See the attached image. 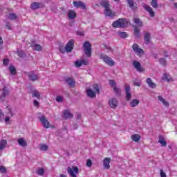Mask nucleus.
Returning a JSON list of instances; mask_svg holds the SVG:
<instances>
[{
  "mask_svg": "<svg viewBox=\"0 0 177 177\" xmlns=\"http://www.w3.org/2000/svg\"><path fill=\"white\" fill-rule=\"evenodd\" d=\"M160 64H162V66H166L167 65V60L164 58H160L159 59Z\"/></svg>",
  "mask_w": 177,
  "mask_h": 177,
  "instance_id": "43",
  "label": "nucleus"
},
{
  "mask_svg": "<svg viewBox=\"0 0 177 177\" xmlns=\"http://www.w3.org/2000/svg\"><path fill=\"white\" fill-rule=\"evenodd\" d=\"M73 3L75 8H81L83 10H85V9H86V5H85V3L81 1H74Z\"/></svg>",
  "mask_w": 177,
  "mask_h": 177,
  "instance_id": "11",
  "label": "nucleus"
},
{
  "mask_svg": "<svg viewBox=\"0 0 177 177\" xmlns=\"http://www.w3.org/2000/svg\"><path fill=\"white\" fill-rule=\"evenodd\" d=\"M151 5L154 9H157L158 8V3L157 2V0H151Z\"/></svg>",
  "mask_w": 177,
  "mask_h": 177,
  "instance_id": "38",
  "label": "nucleus"
},
{
  "mask_svg": "<svg viewBox=\"0 0 177 177\" xmlns=\"http://www.w3.org/2000/svg\"><path fill=\"white\" fill-rule=\"evenodd\" d=\"M19 57H26V53L21 50L17 51Z\"/></svg>",
  "mask_w": 177,
  "mask_h": 177,
  "instance_id": "44",
  "label": "nucleus"
},
{
  "mask_svg": "<svg viewBox=\"0 0 177 177\" xmlns=\"http://www.w3.org/2000/svg\"><path fill=\"white\" fill-rule=\"evenodd\" d=\"M129 19L126 18H120L113 21V23H129Z\"/></svg>",
  "mask_w": 177,
  "mask_h": 177,
  "instance_id": "33",
  "label": "nucleus"
},
{
  "mask_svg": "<svg viewBox=\"0 0 177 177\" xmlns=\"http://www.w3.org/2000/svg\"><path fill=\"white\" fill-rule=\"evenodd\" d=\"M132 48L133 52H135L138 56H142V55H145V51H143V49L140 48L138 44H134Z\"/></svg>",
  "mask_w": 177,
  "mask_h": 177,
  "instance_id": "8",
  "label": "nucleus"
},
{
  "mask_svg": "<svg viewBox=\"0 0 177 177\" xmlns=\"http://www.w3.org/2000/svg\"><path fill=\"white\" fill-rule=\"evenodd\" d=\"M118 35H119V37H120V38H127L128 37V34H127V32H119Z\"/></svg>",
  "mask_w": 177,
  "mask_h": 177,
  "instance_id": "39",
  "label": "nucleus"
},
{
  "mask_svg": "<svg viewBox=\"0 0 177 177\" xmlns=\"http://www.w3.org/2000/svg\"><path fill=\"white\" fill-rule=\"evenodd\" d=\"M73 115L69 110H65L63 113V118L68 120V118H73Z\"/></svg>",
  "mask_w": 177,
  "mask_h": 177,
  "instance_id": "22",
  "label": "nucleus"
},
{
  "mask_svg": "<svg viewBox=\"0 0 177 177\" xmlns=\"http://www.w3.org/2000/svg\"><path fill=\"white\" fill-rule=\"evenodd\" d=\"M59 52H62V53H63V51L62 50V47H59Z\"/></svg>",
  "mask_w": 177,
  "mask_h": 177,
  "instance_id": "64",
  "label": "nucleus"
},
{
  "mask_svg": "<svg viewBox=\"0 0 177 177\" xmlns=\"http://www.w3.org/2000/svg\"><path fill=\"white\" fill-rule=\"evenodd\" d=\"M158 100H159V102H161V103H162V104H163L164 106H169V104L168 103V102H167V101L165 100V99H164V98L162 97V96H161V95H158Z\"/></svg>",
  "mask_w": 177,
  "mask_h": 177,
  "instance_id": "30",
  "label": "nucleus"
},
{
  "mask_svg": "<svg viewBox=\"0 0 177 177\" xmlns=\"http://www.w3.org/2000/svg\"><path fill=\"white\" fill-rule=\"evenodd\" d=\"M36 174L37 175H39L40 176H42V175L45 174V170L44 169V168H39L37 169Z\"/></svg>",
  "mask_w": 177,
  "mask_h": 177,
  "instance_id": "36",
  "label": "nucleus"
},
{
  "mask_svg": "<svg viewBox=\"0 0 177 177\" xmlns=\"http://www.w3.org/2000/svg\"><path fill=\"white\" fill-rule=\"evenodd\" d=\"M68 17L71 20H73L77 17V13H75V11L74 10H70L68 12Z\"/></svg>",
  "mask_w": 177,
  "mask_h": 177,
  "instance_id": "23",
  "label": "nucleus"
},
{
  "mask_svg": "<svg viewBox=\"0 0 177 177\" xmlns=\"http://www.w3.org/2000/svg\"><path fill=\"white\" fill-rule=\"evenodd\" d=\"M129 24L128 23H113L112 24V27H114V28H126V27H128Z\"/></svg>",
  "mask_w": 177,
  "mask_h": 177,
  "instance_id": "16",
  "label": "nucleus"
},
{
  "mask_svg": "<svg viewBox=\"0 0 177 177\" xmlns=\"http://www.w3.org/2000/svg\"><path fill=\"white\" fill-rule=\"evenodd\" d=\"M101 5L103 8H104V13L105 16L108 17H114L115 14L113 12V10L110 9V3L107 0H104L101 2Z\"/></svg>",
  "mask_w": 177,
  "mask_h": 177,
  "instance_id": "1",
  "label": "nucleus"
},
{
  "mask_svg": "<svg viewBox=\"0 0 177 177\" xmlns=\"http://www.w3.org/2000/svg\"><path fill=\"white\" fill-rule=\"evenodd\" d=\"M110 161H111V158H105L103 161V165L105 169H110Z\"/></svg>",
  "mask_w": 177,
  "mask_h": 177,
  "instance_id": "20",
  "label": "nucleus"
},
{
  "mask_svg": "<svg viewBox=\"0 0 177 177\" xmlns=\"http://www.w3.org/2000/svg\"><path fill=\"white\" fill-rule=\"evenodd\" d=\"M131 140L133 142H138L139 140H140V136H139L138 134H133L131 136Z\"/></svg>",
  "mask_w": 177,
  "mask_h": 177,
  "instance_id": "34",
  "label": "nucleus"
},
{
  "mask_svg": "<svg viewBox=\"0 0 177 177\" xmlns=\"http://www.w3.org/2000/svg\"><path fill=\"white\" fill-rule=\"evenodd\" d=\"M28 77L30 81H37V80H38V75L34 73V72L29 73Z\"/></svg>",
  "mask_w": 177,
  "mask_h": 177,
  "instance_id": "29",
  "label": "nucleus"
},
{
  "mask_svg": "<svg viewBox=\"0 0 177 177\" xmlns=\"http://www.w3.org/2000/svg\"><path fill=\"white\" fill-rule=\"evenodd\" d=\"M174 8H176V9H177V3H174Z\"/></svg>",
  "mask_w": 177,
  "mask_h": 177,
  "instance_id": "61",
  "label": "nucleus"
},
{
  "mask_svg": "<svg viewBox=\"0 0 177 177\" xmlns=\"http://www.w3.org/2000/svg\"><path fill=\"white\" fill-rule=\"evenodd\" d=\"M109 104L111 109H116L118 106V100H117V98H111L109 100Z\"/></svg>",
  "mask_w": 177,
  "mask_h": 177,
  "instance_id": "10",
  "label": "nucleus"
},
{
  "mask_svg": "<svg viewBox=\"0 0 177 177\" xmlns=\"http://www.w3.org/2000/svg\"><path fill=\"white\" fill-rule=\"evenodd\" d=\"M80 61L82 62V65H84V66H86L89 63V60H88V59H82Z\"/></svg>",
  "mask_w": 177,
  "mask_h": 177,
  "instance_id": "46",
  "label": "nucleus"
},
{
  "mask_svg": "<svg viewBox=\"0 0 177 177\" xmlns=\"http://www.w3.org/2000/svg\"><path fill=\"white\" fill-rule=\"evenodd\" d=\"M32 97H36V99H41V93H39L38 91L34 90L32 91Z\"/></svg>",
  "mask_w": 177,
  "mask_h": 177,
  "instance_id": "31",
  "label": "nucleus"
},
{
  "mask_svg": "<svg viewBox=\"0 0 177 177\" xmlns=\"http://www.w3.org/2000/svg\"><path fill=\"white\" fill-rule=\"evenodd\" d=\"M30 8L33 10H37V9H41V8H44V4H42L41 3L34 2L32 3Z\"/></svg>",
  "mask_w": 177,
  "mask_h": 177,
  "instance_id": "17",
  "label": "nucleus"
},
{
  "mask_svg": "<svg viewBox=\"0 0 177 177\" xmlns=\"http://www.w3.org/2000/svg\"><path fill=\"white\" fill-rule=\"evenodd\" d=\"M8 17L10 19V20H15V19H17V15H16V14L11 13L8 15Z\"/></svg>",
  "mask_w": 177,
  "mask_h": 177,
  "instance_id": "41",
  "label": "nucleus"
},
{
  "mask_svg": "<svg viewBox=\"0 0 177 177\" xmlns=\"http://www.w3.org/2000/svg\"><path fill=\"white\" fill-rule=\"evenodd\" d=\"M158 142L159 143H160L162 147H165V146H167V142L165 141V139L164 138V137H162V136H159Z\"/></svg>",
  "mask_w": 177,
  "mask_h": 177,
  "instance_id": "32",
  "label": "nucleus"
},
{
  "mask_svg": "<svg viewBox=\"0 0 177 177\" xmlns=\"http://www.w3.org/2000/svg\"><path fill=\"white\" fill-rule=\"evenodd\" d=\"M109 85L111 86V88H115V86H117L114 80H109Z\"/></svg>",
  "mask_w": 177,
  "mask_h": 177,
  "instance_id": "45",
  "label": "nucleus"
},
{
  "mask_svg": "<svg viewBox=\"0 0 177 177\" xmlns=\"http://www.w3.org/2000/svg\"><path fill=\"white\" fill-rule=\"evenodd\" d=\"M160 177H167V174L165 172H164V170L160 169Z\"/></svg>",
  "mask_w": 177,
  "mask_h": 177,
  "instance_id": "51",
  "label": "nucleus"
},
{
  "mask_svg": "<svg viewBox=\"0 0 177 177\" xmlns=\"http://www.w3.org/2000/svg\"><path fill=\"white\" fill-rule=\"evenodd\" d=\"M91 88H88L86 89V95L91 99H93L96 97V93H100V88L97 84H93Z\"/></svg>",
  "mask_w": 177,
  "mask_h": 177,
  "instance_id": "2",
  "label": "nucleus"
},
{
  "mask_svg": "<svg viewBox=\"0 0 177 177\" xmlns=\"http://www.w3.org/2000/svg\"><path fill=\"white\" fill-rule=\"evenodd\" d=\"M140 81L135 80L133 82V85H135V86H140Z\"/></svg>",
  "mask_w": 177,
  "mask_h": 177,
  "instance_id": "50",
  "label": "nucleus"
},
{
  "mask_svg": "<svg viewBox=\"0 0 177 177\" xmlns=\"http://www.w3.org/2000/svg\"><path fill=\"white\" fill-rule=\"evenodd\" d=\"M124 89L126 93V99L127 101H129L131 99H132V94H131V86L129 85H125Z\"/></svg>",
  "mask_w": 177,
  "mask_h": 177,
  "instance_id": "13",
  "label": "nucleus"
},
{
  "mask_svg": "<svg viewBox=\"0 0 177 177\" xmlns=\"http://www.w3.org/2000/svg\"><path fill=\"white\" fill-rule=\"evenodd\" d=\"M73 46H74V40L71 39L68 41V42L66 44L65 46L66 52H68V53L71 52V50H73Z\"/></svg>",
  "mask_w": 177,
  "mask_h": 177,
  "instance_id": "14",
  "label": "nucleus"
},
{
  "mask_svg": "<svg viewBox=\"0 0 177 177\" xmlns=\"http://www.w3.org/2000/svg\"><path fill=\"white\" fill-rule=\"evenodd\" d=\"M146 82L148 84V86H149V88H152V89H154V88L157 86L156 83L153 82V80H151V78L150 77L147 78Z\"/></svg>",
  "mask_w": 177,
  "mask_h": 177,
  "instance_id": "25",
  "label": "nucleus"
},
{
  "mask_svg": "<svg viewBox=\"0 0 177 177\" xmlns=\"http://www.w3.org/2000/svg\"><path fill=\"white\" fill-rule=\"evenodd\" d=\"M9 71L11 74L14 75L15 74H16V68H15V66H11L9 67Z\"/></svg>",
  "mask_w": 177,
  "mask_h": 177,
  "instance_id": "42",
  "label": "nucleus"
},
{
  "mask_svg": "<svg viewBox=\"0 0 177 177\" xmlns=\"http://www.w3.org/2000/svg\"><path fill=\"white\" fill-rule=\"evenodd\" d=\"M100 59L101 60H103L104 62L106 63L108 66H110V67H113V66H115V62L111 57L104 55V54H101L100 56Z\"/></svg>",
  "mask_w": 177,
  "mask_h": 177,
  "instance_id": "3",
  "label": "nucleus"
},
{
  "mask_svg": "<svg viewBox=\"0 0 177 177\" xmlns=\"http://www.w3.org/2000/svg\"><path fill=\"white\" fill-rule=\"evenodd\" d=\"M3 44V40L2 39V37L0 36V50L2 49V45Z\"/></svg>",
  "mask_w": 177,
  "mask_h": 177,
  "instance_id": "56",
  "label": "nucleus"
},
{
  "mask_svg": "<svg viewBox=\"0 0 177 177\" xmlns=\"http://www.w3.org/2000/svg\"><path fill=\"white\" fill-rule=\"evenodd\" d=\"M3 66H8L9 64V59H3Z\"/></svg>",
  "mask_w": 177,
  "mask_h": 177,
  "instance_id": "53",
  "label": "nucleus"
},
{
  "mask_svg": "<svg viewBox=\"0 0 177 177\" xmlns=\"http://www.w3.org/2000/svg\"><path fill=\"white\" fill-rule=\"evenodd\" d=\"M66 82H67L68 85L71 86V88H74V86L75 85V82L74 81V79L72 77H66L65 79Z\"/></svg>",
  "mask_w": 177,
  "mask_h": 177,
  "instance_id": "21",
  "label": "nucleus"
},
{
  "mask_svg": "<svg viewBox=\"0 0 177 177\" xmlns=\"http://www.w3.org/2000/svg\"><path fill=\"white\" fill-rule=\"evenodd\" d=\"M31 48L33 49V50H37V52H39V50H42V46H41V45L38 44L32 43Z\"/></svg>",
  "mask_w": 177,
  "mask_h": 177,
  "instance_id": "27",
  "label": "nucleus"
},
{
  "mask_svg": "<svg viewBox=\"0 0 177 177\" xmlns=\"http://www.w3.org/2000/svg\"><path fill=\"white\" fill-rule=\"evenodd\" d=\"M143 7H144V9H145V10H147V12H149V16L151 17H154L156 14L154 13V11H153V8H151V7H150L149 6H147V4H144Z\"/></svg>",
  "mask_w": 177,
  "mask_h": 177,
  "instance_id": "18",
  "label": "nucleus"
},
{
  "mask_svg": "<svg viewBox=\"0 0 177 177\" xmlns=\"http://www.w3.org/2000/svg\"><path fill=\"white\" fill-rule=\"evenodd\" d=\"M33 104L36 107H38V106H39V102H38L37 100H35L34 102H33Z\"/></svg>",
  "mask_w": 177,
  "mask_h": 177,
  "instance_id": "58",
  "label": "nucleus"
},
{
  "mask_svg": "<svg viewBox=\"0 0 177 177\" xmlns=\"http://www.w3.org/2000/svg\"><path fill=\"white\" fill-rule=\"evenodd\" d=\"M1 117H3V114L2 112L0 111V118H1Z\"/></svg>",
  "mask_w": 177,
  "mask_h": 177,
  "instance_id": "62",
  "label": "nucleus"
},
{
  "mask_svg": "<svg viewBox=\"0 0 177 177\" xmlns=\"http://www.w3.org/2000/svg\"><path fill=\"white\" fill-rule=\"evenodd\" d=\"M86 165V167H88V168H91L92 167V160L91 159H88Z\"/></svg>",
  "mask_w": 177,
  "mask_h": 177,
  "instance_id": "47",
  "label": "nucleus"
},
{
  "mask_svg": "<svg viewBox=\"0 0 177 177\" xmlns=\"http://www.w3.org/2000/svg\"><path fill=\"white\" fill-rule=\"evenodd\" d=\"M80 172V169L77 166H73L72 167H68V173L71 177H77V174Z\"/></svg>",
  "mask_w": 177,
  "mask_h": 177,
  "instance_id": "7",
  "label": "nucleus"
},
{
  "mask_svg": "<svg viewBox=\"0 0 177 177\" xmlns=\"http://www.w3.org/2000/svg\"><path fill=\"white\" fill-rule=\"evenodd\" d=\"M6 96H9V88L8 87H3L2 94L0 95V100H5Z\"/></svg>",
  "mask_w": 177,
  "mask_h": 177,
  "instance_id": "15",
  "label": "nucleus"
},
{
  "mask_svg": "<svg viewBox=\"0 0 177 177\" xmlns=\"http://www.w3.org/2000/svg\"><path fill=\"white\" fill-rule=\"evenodd\" d=\"M60 177H67V176H66V175L61 174V175H60Z\"/></svg>",
  "mask_w": 177,
  "mask_h": 177,
  "instance_id": "63",
  "label": "nucleus"
},
{
  "mask_svg": "<svg viewBox=\"0 0 177 177\" xmlns=\"http://www.w3.org/2000/svg\"><path fill=\"white\" fill-rule=\"evenodd\" d=\"M75 66H76V67H81V66H82V61L81 60L80 61H77L75 62Z\"/></svg>",
  "mask_w": 177,
  "mask_h": 177,
  "instance_id": "52",
  "label": "nucleus"
},
{
  "mask_svg": "<svg viewBox=\"0 0 177 177\" xmlns=\"http://www.w3.org/2000/svg\"><path fill=\"white\" fill-rule=\"evenodd\" d=\"M0 172H1V174H6V168L3 166L0 167Z\"/></svg>",
  "mask_w": 177,
  "mask_h": 177,
  "instance_id": "49",
  "label": "nucleus"
},
{
  "mask_svg": "<svg viewBox=\"0 0 177 177\" xmlns=\"http://www.w3.org/2000/svg\"><path fill=\"white\" fill-rule=\"evenodd\" d=\"M6 109L8 110V116L5 118V122H9L10 118L13 117V115H15V113L12 111V107H10V106H7Z\"/></svg>",
  "mask_w": 177,
  "mask_h": 177,
  "instance_id": "12",
  "label": "nucleus"
},
{
  "mask_svg": "<svg viewBox=\"0 0 177 177\" xmlns=\"http://www.w3.org/2000/svg\"><path fill=\"white\" fill-rule=\"evenodd\" d=\"M133 23H140V19L136 17L133 19Z\"/></svg>",
  "mask_w": 177,
  "mask_h": 177,
  "instance_id": "55",
  "label": "nucleus"
},
{
  "mask_svg": "<svg viewBox=\"0 0 177 177\" xmlns=\"http://www.w3.org/2000/svg\"><path fill=\"white\" fill-rule=\"evenodd\" d=\"M48 145H45V144H41L39 145V150H41V151H46V150H48Z\"/></svg>",
  "mask_w": 177,
  "mask_h": 177,
  "instance_id": "35",
  "label": "nucleus"
},
{
  "mask_svg": "<svg viewBox=\"0 0 177 177\" xmlns=\"http://www.w3.org/2000/svg\"><path fill=\"white\" fill-rule=\"evenodd\" d=\"M17 142L19 145V146H21V147H27V141H26V140H24V138H19L17 140Z\"/></svg>",
  "mask_w": 177,
  "mask_h": 177,
  "instance_id": "26",
  "label": "nucleus"
},
{
  "mask_svg": "<svg viewBox=\"0 0 177 177\" xmlns=\"http://www.w3.org/2000/svg\"><path fill=\"white\" fill-rule=\"evenodd\" d=\"M10 27H11L10 24H6V28H8V30H10Z\"/></svg>",
  "mask_w": 177,
  "mask_h": 177,
  "instance_id": "59",
  "label": "nucleus"
},
{
  "mask_svg": "<svg viewBox=\"0 0 177 177\" xmlns=\"http://www.w3.org/2000/svg\"><path fill=\"white\" fill-rule=\"evenodd\" d=\"M38 118L39 119V121L41 122L44 128H50V123L48 121V119H46V118H45L44 115L39 113Z\"/></svg>",
  "mask_w": 177,
  "mask_h": 177,
  "instance_id": "6",
  "label": "nucleus"
},
{
  "mask_svg": "<svg viewBox=\"0 0 177 177\" xmlns=\"http://www.w3.org/2000/svg\"><path fill=\"white\" fill-rule=\"evenodd\" d=\"M77 35H80L81 37H84V35H85V34H84V31H77Z\"/></svg>",
  "mask_w": 177,
  "mask_h": 177,
  "instance_id": "54",
  "label": "nucleus"
},
{
  "mask_svg": "<svg viewBox=\"0 0 177 177\" xmlns=\"http://www.w3.org/2000/svg\"><path fill=\"white\" fill-rule=\"evenodd\" d=\"M6 145H8V142L6 140H0V153H2L3 150L6 148Z\"/></svg>",
  "mask_w": 177,
  "mask_h": 177,
  "instance_id": "24",
  "label": "nucleus"
},
{
  "mask_svg": "<svg viewBox=\"0 0 177 177\" xmlns=\"http://www.w3.org/2000/svg\"><path fill=\"white\" fill-rule=\"evenodd\" d=\"M77 120H80V118H81V114L78 113L77 115Z\"/></svg>",
  "mask_w": 177,
  "mask_h": 177,
  "instance_id": "60",
  "label": "nucleus"
},
{
  "mask_svg": "<svg viewBox=\"0 0 177 177\" xmlns=\"http://www.w3.org/2000/svg\"><path fill=\"white\" fill-rule=\"evenodd\" d=\"M133 66L138 73H145V68L142 67V65H140V62H138L136 60H134L132 63Z\"/></svg>",
  "mask_w": 177,
  "mask_h": 177,
  "instance_id": "9",
  "label": "nucleus"
},
{
  "mask_svg": "<svg viewBox=\"0 0 177 177\" xmlns=\"http://www.w3.org/2000/svg\"><path fill=\"white\" fill-rule=\"evenodd\" d=\"M56 101L59 103H62V102H63V97L60 95L57 96Z\"/></svg>",
  "mask_w": 177,
  "mask_h": 177,
  "instance_id": "48",
  "label": "nucleus"
},
{
  "mask_svg": "<svg viewBox=\"0 0 177 177\" xmlns=\"http://www.w3.org/2000/svg\"><path fill=\"white\" fill-rule=\"evenodd\" d=\"M164 80H167V81H171V79L169 78V77H168V75L167 74L164 75Z\"/></svg>",
  "mask_w": 177,
  "mask_h": 177,
  "instance_id": "57",
  "label": "nucleus"
},
{
  "mask_svg": "<svg viewBox=\"0 0 177 177\" xmlns=\"http://www.w3.org/2000/svg\"><path fill=\"white\" fill-rule=\"evenodd\" d=\"M144 38H145V44H149V42H150V33L149 32L145 33Z\"/></svg>",
  "mask_w": 177,
  "mask_h": 177,
  "instance_id": "37",
  "label": "nucleus"
},
{
  "mask_svg": "<svg viewBox=\"0 0 177 177\" xmlns=\"http://www.w3.org/2000/svg\"><path fill=\"white\" fill-rule=\"evenodd\" d=\"M132 27L134 28V36L136 38L140 37V28L143 26V25L140 23H136L135 25L132 24Z\"/></svg>",
  "mask_w": 177,
  "mask_h": 177,
  "instance_id": "5",
  "label": "nucleus"
},
{
  "mask_svg": "<svg viewBox=\"0 0 177 177\" xmlns=\"http://www.w3.org/2000/svg\"><path fill=\"white\" fill-rule=\"evenodd\" d=\"M83 49L86 57H91L92 56V45L89 41H86L83 44Z\"/></svg>",
  "mask_w": 177,
  "mask_h": 177,
  "instance_id": "4",
  "label": "nucleus"
},
{
  "mask_svg": "<svg viewBox=\"0 0 177 177\" xmlns=\"http://www.w3.org/2000/svg\"><path fill=\"white\" fill-rule=\"evenodd\" d=\"M127 3L129 8L133 10H136L138 9V4L133 1V0H127Z\"/></svg>",
  "mask_w": 177,
  "mask_h": 177,
  "instance_id": "19",
  "label": "nucleus"
},
{
  "mask_svg": "<svg viewBox=\"0 0 177 177\" xmlns=\"http://www.w3.org/2000/svg\"><path fill=\"white\" fill-rule=\"evenodd\" d=\"M113 92H115V93H116V95H121V89H120V88L117 87V86L113 87Z\"/></svg>",
  "mask_w": 177,
  "mask_h": 177,
  "instance_id": "40",
  "label": "nucleus"
},
{
  "mask_svg": "<svg viewBox=\"0 0 177 177\" xmlns=\"http://www.w3.org/2000/svg\"><path fill=\"white\" fill-rule=\"evenodd\" d=\"M139 103H140V101H139V100L133 99L130 102L129 106L131 107H136L137 106H139Z\"/></svg>",
  "mask_w": 177,
  "mask_h": 177,
  "instance_id": "28",
  "label": "nucleus"
}]
</instances>
